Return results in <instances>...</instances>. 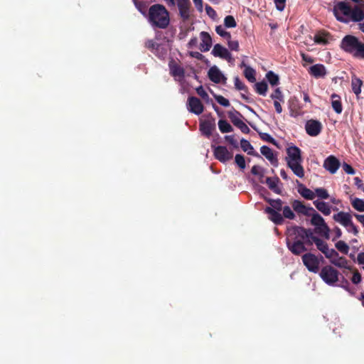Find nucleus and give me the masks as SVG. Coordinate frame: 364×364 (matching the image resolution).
Instances as JSON below:
<instances>
[{
	"mask_svg": "<svg viewBox=\"0 0 364 364\" xmlns=\"http://www.w3.org/2000/svg\"><path fill=\"white\" fill-rule=\"evenodd\" d=\"M345 228L348 232H353L354 235L358 233V229L352 220L348 224V226H346Z\"/></svg>",
	"mask_w": 364,
	"mask_h": 364,
	"instance_id": "nucleus-59",
	"label": "nucleus"
},
{
	"mask_svg": "<svg viewBox=\"0 0 364 364\" xmlns=\"http://www.w3.org/2000/svg\"><path fill=\"white\" fill-rule=\"evenodd\" d=\"M264 212L269 215V219L271 221H272L275 225L283 224V216L279 212L276 211V210L270 207H266L264 209Z\"/></svg>",
	"mask_w": 364,
	"mask_h": 364,
	"instance_id": "nucleus-18",
	"label": "nucleus"
},
{
	"mask_svg": "<svg viewBox=\"0 0 364 364\" xmlns=\"http://www.w3.org/2000/svg\"><path fill=\"white\" fill-rule=\"evenodd\" d=\"M333 14L341 22H358L364 18V11L358 6H352L348 2L338 1L333 6Z\"/></svg>",
	"mask_w": 364,
	"mask_h": 364,
	"instance_id": "nucleus-2",
	"label": "nucleus"
},
{
	"mask_svg": "<svg viewBox=\"0 0 364 364\" xmlns=\"http://www.w3.org/2000/svg\"><path fill=\"white\" fill-rule=\"evenodd\" d=\"M266 77L271 85H277L279 82V76L275 74L273 71H269L266 74Z\"/></svg>",
	"mask_w": 364,
	"mask_h": 364,
	"instance_id": "nucleus-38",
	"label": "nucleus"
},
{
	"mask_svg": "<svg viewBox=\"0 0 364 364\" xmlns=\"http://www.w3.org/2000/svg\"><path fill=\"white\" fill-rule=\"evenodd\" d=\"M228 41V47L232 50H239V43L237 41H231V38Z\"/></svg>",
	"mask_w": 364,
	"mask_h": 364,
	"instance_id": "nucleus-57",
	"label": "nucleus"
},
{
	"mask_svg": "<svg viewBox=\"0 0 364 364\" xmlns=\"http://www.w3.org/2000/svg\"><path fill=\"white\" fill-rule=\"evenodd\" d=\"M259 136L262 140L277 145V141L268 133L259 132Z\"/></svg>",
	"mask_w": 364,
	"mask_h": 364,
	"instance_id": "nucleus-47",
	"label": "nucleus"
},
{
	"mask_svg": "<svg viewBox=\"0 0 364 364\" xmlns=\"http://www.w3.org/2000/svg\"><path fill=\"white\" fill-rule=\"evenodd\" d=\"M224 25L227 28H235L237 23L232 16H227L224 19Z\"/></svg>",
	"mask_w": 364,
	"mask_h": 364,
	"instance_id": "nucleus-48",
	"label": "nucleus"
},
{
	"mask_svg": "<svg viewBox=\"0 0 364 364\" xmlns=\"http://www.w3.org/2000/svg\"><path fill=\"white\" fill-rule=\"evenodd\" d=\"M279 182V178L278 177L271 178L267 177L264 180V183H266L268 188L277 194H281L282 190L278 187V183Z\"/></svg>",
	"mask_w": 364,
	"mask_h": 364,
	"instance_id": "nucleus-22",
	"label": "nucleus"
},
{
	"mask_svg": "<svg viewBox=\"0 0 364 364\" xmlns=\"http://www.w3.org/2000/svg\"><path fill=\"white\" fill-rule=\"evenodd\" d=\"M265 200L270 205V208L276 210L277 212H280L282 210L284 207V201L280 198L277 199H272V198H266Z\"/></svg>",
	"mask_w": 364,
	"mask_h": 364,
	"instance_id": "nucleus-30",
	"label": "nucleus"
},
{
	"mask_svg": "<svg viewBox=\"0 0 364 364\" xmlns=\"http://www.w3.org/2000/svg\"><path fill=\"white\" fill-rule=\"evenodd\" d=\"M298 192L299 194L307 200H313L315 198V193L314 191L306 188L302 183H299L298 186Z\"/></svg>",
	"mask_w": 364,
	"mask_h": 364,
	"instance_id": "nucleus-26",
	"label": "nucleus"
},
{
	"mask_svg": "<svg viewBox=\"0 0 364 364\" xmlns=\"http://www.w3.org/2000/svg\"><path fill=\"white\" fill-rule=\"evenodd\" d=\"M189 55L200 60H203L204 58V55L198 51H191L189 52Z\"/></svg>",
	"mask_w": 364,
	"mask_h": 364,
	"instance_id": "nucleus-61",
	"label": "nucleus"
},
{
	"mask_svg": "<svg viewBox=\"0 0 364 364\" xmlns=\"http://www.w3.org/2000/svg\"><path fill=\"white\" fill-rule=\"evenodd\" d=\"M331 263L338 267L350 269L348 261L345 257H340L338 254V257H336L334 259L331 261Z\"/></svg>",
	"mask_w": 364,
	"mask_h": 364,
	"instance_id": "nucleus-31",
	"label": "nucleus"
},
{
	"mask_svg": "<svg viewBox=\"0 0 364 364\" xmlns=\"http://www.w3.org/2000/svg\"><path fill=\"white\" fill-rule=\"evenodd\" d=\"M326 257L330 259L331 262L336 257H338V252L334 249H329L328 247H327V250H325L323 252Z\"/></svg>",
	"mask_w": 364,
	"mask_h": 364,
	"instance_id": "nucleus-50",
	"label": "nucleus"
},
{
	"mask_svg": "<svg viewBox=\"0 0 364 364\" xmlns=\"http://www.w3.org/2000/svg\"><path fill=\"white\" fill-rule=\"evenodd\" d=\"M170 74L174 77H178L182 80L185 77V70L178 63L171 60L169 64Z\"/></svg>",
	"mask_w": 364,
	"mask_h": 364,
	"instance_id": "nucleus-17",
	"label": "nucleus"
},
{
	"mask_svg": "<svg viewBox=\"0 0 364 364\" xmlns=\"http://www.w3.org/2000/svg\"><path fill=\"white\" fill-rule=\"evenodd\" d=\"M293 210L299 215L310 216L311 213L315 212V210L311 206H306L303 202L299 200H294L291 202Z\"/></svg>",
	"mask_w": 364,
	"mask_h": 364,
	"instance_id": "nucleus-10",
	"label": "nucleus"
},
{
	"mask_svg": "<svg viewBox=\"0 0 364 364\" xmlns=\"http://www.w3.org/2000/svg\"><path fill=\"white\" fill-rule=\"evenodd\" d=\"M363 85V80L358 77L356 75H353L351 79V88L353 92L355 94L358 99L361 93V87Z\"/></svg>",
	"mask_w": 364,
	"mask_h": 364,
	"instance_id": "nucleus-25",
	"label": "nucleus"
},
{
	"mask_svg": "<svg viewBox=\"0 0 364 364\" xmlns=\"http://www.w3.org/2000/svg\"><path fill=\"white\" fill-rule=\"evenodd\" d=\"M310 216L311 217V223L315 227L325 222L323 218L316 210L311 213Z\"/></svg>",
	"mask_w": 364,
	"mask_h": 364,
	"instance_id": "nucleus-37",
	"label": "nucleus"
},
{
	"mask_svg": "<svg viewBox=\"0 0 364 364\" xmlns=\"http://www.w3.org/2000/svg\"><path fill=\"white\" fill-rule=\"evenodd\" d=\"M314 205L318 210L322 213L324 215H329L331 213V206L324 201L316 200L313 202Z\"/></svg>",
	"mask_w": 364,
	"mask_h": 364,
	"instance_id": "nucleus-24",
	"label": "nucleus"
},
{
	"mask_svg": "<svg viewBox=\"0 0 364 364\" xmlns=\"http://www.w3.org/2000/svg\"><path fill=\"white\" fill-rule=\"evenodd\" d=\"M264 168L257 165L253 166L251 169L252 174L258 176L261 183H264Z\"/></svg>",
	"mask_w": 364,
	"mask_h": 364,
	"instance_id": "nucleus-32",
	"label": "nucleus"
},
{
	"mask_svg": "<svg viewBox=\"0 0 364 364\" xmlns=\"http://www.w3.org/2000/svg\"><path fill=\"white\" fill-rule=\"evenodd\" d=\"M196 92L198 95L201 97L203 100H207L208 98V95L206 91L203 88L202 86L198 87L196 89Z\"/></svg>",
	"mask_w": 364,
	"mask_h": 364,
	"instance_id": "nucleus-58",
	"label": "nucleus"
},
{
	"mask_svg": "<svg viewBox=\"0 0 364 364\" xmlns=\"http://www.w3.org/2000/svg\"><path fill=\"white\" fill-rule=\"evenodd\" d=\"M281 102H279V101H277V100H274V106L276 112L278 114H280V113L282 112V105H281Z\"/></svg>",
	"mask_w": 364,
	"mask_h": 364,
	"instance_id": "nucleus-64",
	"label": "nucleus"
},
{
	"mask_svg": "<svg viewBox=\"0 0 364 364\" xmlns=\"http://www.w3.org/2000/svg\"><path fill=\"white\" fill-rule=\"evenodd\" d=\"M211 53L215 57H219L228 61L232 58L231 53L228 51V50L218 43L214 46Z\"/></svg>",
	"mask_w": 364,
	"mask_h": 364,
	"instance_id": "nucleus-16",
	"label": "nucleus"
},
{
	"mask_svg": "<svg viewBox=\"0 0 364 364\" xmlns=\"http://www.w3.org/2000/svg\"><path fill=\"white\" fill-rule=\"evenodd\" d=\"M319 275L328 285H333L338 280V272L329 265L323 267L321 269Z\"/></svg>",
	"mask_w": 364,
	"mask_h": 364,
	"instance_id": "nucleus-6",
	"label": "nucleus"
},
{
	"mask_svg": "<svg viewBox=\"0 0 364 364\" xmlns=\"http://www.w3.org/2000/svg\"><path fill=\"white\" fill-rule=\"evenodd\" d=\"M270 97L273 100H277L282 102H284V95L279 87H277L274 90V92L271 94Z\"/></svg>",
	"mask_w": 364,
	"mask_h": 364,
	"instance_id": "nucleus-41",
	"label": "nucleus"
},
{
	"mask_svg": "<svg viewBox=\"0 0 364 364\" xmlns=\"http://www.w3.org/2000/svg\"><path fill=\"white\" fill-rule=\"evenodd\" d=\"M240 131L244 134H248L250 132V128L241 119L240 122H237V124L235 125Z\"/></svg>",
	"mask_w": 364,
	"mask_h": 364,
	"instance_id": "nucleus-52",
	"label": "nucleus"
},
{
	"mask_svg": "<svg viewBox=\"0 0 364 364\" xmlns=\"http://www.w3.org/2000/svg\"><path fill=\"white\" fill-rule=\"evenodd\" d=\"M306 133L311 136H318L322 129V124L318 120L310 119L306 122L305 125Z\"/></svg>",
	"mask_w": 364,
	"mask_h": 364,
	"instance_id": "nucleus-12",
	"label": "nucleus"
},
{
	"mask_svg": "<svg viewBox=\"0 0 364 364\" xmlns=\"http://www.w3.org/2000/svg\"><path fill=\"white\" fill-rule=\"evenodd\" d=\"M208 76L209 79L215 83H220L221 82H225L227 78L223 75L218 68L215 65L211 67L208 72Z\"/></svg>",
	"mask_w": 364,
	"mask_h": 364,
	"instance_id": "nucleus-14",
	"label": "nucleus"
},
{
	"mask_svg": "<svg viewBox=\"0 0 364 364\" xmlns=\"http://www.w3.org/2000/svg\"><path fill=\"white\" fill-rule=\"evenodd\" d=\"M134 4L136 6V7L137 8V9L144 16H146V12L144 11V7H145V4L143 1H138L136 0H134Z\"/></svg>",
	"mask_w": 364,
	"mask_h": 364,
	"instance_id": "nucleus-54",
	"label": "nucleus"
},
{
	"mask_svg": "<svg viewBox=\"0 0 364 364\" xmlns=\"http://www.w3.org/2000/svg\"><path fill=\"white\" fill-rule=\"evenodd\" d=\"M287 245L288 249L295 255H299L308 250L306 246L315 243L316 247L322 253L327 250V243L314 235L311 229L300 226H293L287 229Z\"/></svg>",
	"mask_w": 364,
	"mask_h": 364,
	"instance_id": "nucleus-1",
	"label": "nucleus"
},
{
	"mask_svg": "<svg viewBox=\"0 0 364 364\" xmlns=\"http://www.w3.org/2000/svg\"><path fill=\"white\" fill-rule=\"evenodd\" d=\"M301 259L309 272L317 273L319 271L320 259L315 255L308 252L302 255Z\"/></svg>",
	"mask_w": 364,
	"mask_h": 364,
	"instance_id": "nucleus-7",
	"label": "nucleus"
},
{
	"mask_svg": "<svg viewBox=\"0 0 364 364\" xmlns=\"http://www.w3.org/2000/svg\"><path fill=\"white\" fill-rule=\"evenodd\" d=\"M179 16L183 22L188 21L191 16V3L190 0H176Z\"/></svg>",
	"mask_w": 364,
	"mask_h": 364,
	"instance_id": "nucleus-8",
	"label": "nucleus"
},
{
	"mask_svg": "<svg viewBox=\"0 0 364 364\" xmlns=\"http://www.w3.org/2000/svg\"><path fill=\"white\" fill-rule=\"evenodd\" d=\"M341 48L355 58H364V43L352 35L346 36L341 41Z\"/></svg>",
	"mask_w": 364,
	"mask_h": 364,
	"instance_id": "nucleus-5",
	"label": "nucleus"
},
{
	"mask_svg": "<svg viewBox=\"0 0 364 364\" xmlns=\"http://www.w3.org/2000/svg\"><path fill=\"white\" fill-rule=\"evenodd\" d=\"M218 127L222 133H228L233 131L232 127L225 119H220L218 121Z\"/></svg>",
	"mask_w": 364,
	"mask_h": 364,
	"instance_id": "nucleus-34",
	"label": "nucleus"
},
{
	"mask_svg": "<svg viewBox=\"0 0 364 364\" xmlns=\"http://www.w3.org/2000/svg\"><path fill=\"white\" fill-rule=\"evenodd\" d=\"M199 129L204 136L207 138H210L212 135L213 131L215 129V119L211 117L209 119L200 122Z\"/></svg>",
	"mask_w": 364,
	"mask_h": 364,
	"instance_id": "nucleus-13",
	"label": "nucleus"
},
{
	"mask_svg": "<svg viewBox=\"0 0 364 364\" xmlns=\"http://www.w3.org/2000/svg\"><path fill=\"white\" fill-rule=\"evenodd\" d=\"M353 207L359 211H364V200L358 198H355L352 201Z\"/></svg>",
	"mask_w": 364,
	"mask_h": 364,
	"instance_id": "nucleus-49",
	"label": "nucleus"
},
{
	"mask_svg": "<svg viewBox=\"0 0 364 364\" xmlns=\"http://www.w3.org/2000/svg\"><path fill=\"white\" fill-rule=\"evenodd\" d=\"M146 18L154 28L165 29L170 24V14L166 7L160 4H155L149 7Z\"/></svg>",
	"mask_w": 364,
	"mask_h": 364,
	"instance_id": "nucleus-3",
	"label": "nucleus"
},
{
	"mask_svg": "<svg viewBox=\"0 0 364 364\" xmlns=\"http://www.w3.org/2000/svg\"><path fill=\"white\" fill-rule=\"evenodd\" d=\"M201 43H200V50L202 52L208 51L212 46V38L208 32L202 31L200 33Z\"/></svg>",
	"mask_w": 364,
	"mask_h": 364,
	"instance_id": "nucleus-19",
	"label": "nucleus"
},
{
	"mask_svg": "<svg viewBox=\"0 0 364 364\" xmlns=\"http://www.w3.org/2000/svg\"><path fill=\"white\" fill-rule=\"evenodd\" d=\"M328 35L324 33H319L314 36V41L318 44L326 45L328 43Z\"/></svg>",
	"mask_w": 364,
	"mask_h": 364,
	"instance_id": "nucleus-39",
	"label": "nucleus"
},
{
	"mask_svg": "<svg viewBox=\"0 0 364 364\" xmlns=\"http://www.w3.org/2000/svg\"><path fill=\"white\" fill-rule=\"evenodd\" d=\"M331 106L337 114H341L343 111L341 97L336 94L331 95Z\"/></svg>",
	"mask_w": 364,
	"mask_h": 364,
	"instance_id": "nucleus-27",
	"label": "nucleus"
},
{
	"mask_svg": "<svg viewBox=\"0 0 364 364\" xmlns=\"http://www.w3.org/2000/svg\"><path fill=\"white\" fill-rule=\"evenodd\" d=\"M240 146H241V149L244 151H247L248 154L259 156V155L257 153L255 154H254V148L251 145L250 141H248L247 140H246L245 139H242L240 141Z\"/></svg>",
	"mask_w": 364,
	"mask_h": 364,
	"instance_id": "nucleus-33",
	"label": "nucleus"
},
{
	"mask_svg": "<svg viewBox=\"0 0 364 364\" xmlns=\"http://www.w3.org/2000/svg\"><path fill=\"white\" fill-rule=\"evenodd\" d=\"M282 215L283 216V218H284L289 220H294L296 217L294 211L288 205H284V207L282 209Z\"/></svg>",
	"mask_w": 364,
	"mask_h": 364,
	"instance_id": "nucleus-40",
	"label": "nucleus"
},
{
	"mask_svg": "<svg viewBox=\"0 0 364 364\" xmlns=\"http://www.w3.org/2000/svg\"><path fill=\"white\" fill-rule=\"evenodd\" d=\"M256 92L262 96H265L268 89L267 83L264 81L257 82L255 85Z\"/></svg>",
	"mask_w": 364,
	"mask_h": 364,
	"instance_id": "nucleus-36",
	"label": "nucleus"
},
{
	"mask_svg": "<svg viewBox=\"0 0 364 364\" xmlns=\"http://www.w3.org/2000/svg\"><path fill=\"white\" fill-rule=\"evenodd\" d=\"M333 219L344 227L348 226V224L352 220L350 214L343 211L335 214Z\"/></svg>",
	"mask_w": 364,
	"mask_h": 364,
	"instance_id": "nucleus-21",
	"label": "nucleus"
},
{
	"mask_svg": "<svg viewBox=\"0 0 364 364\" xmlns=\"http://www.w3.org/2000/svg\"><path fill=\"white\" fill-rule=\"evenodd\" d=\"M244 66L245 68L244 70V75L247 78V80L250 82H255L256 81V72L255 70L245 64L244 62L242 63L241 67Z\"/></svg>",
	"mask_w": 364,
	"mask_h": 364,
	"instance_id": "nucleus-28",
	"label": "nucleus"
},
{
	"mask_svg": "<svg viewBox=\"0 0 364 364\" xmlns=\"http://www.w3.org/2000/svg\"><path fill=\"white\" fill-rule=\"evenodd\" d=\"M235 87L238 90H242L245 92H248L247 87L240 80V78L237 76L234 78Z\"/></svg>",
	"mask_w": 364,
	"mask_h": 364,
	"instance_id": "nucleus-46",
	"label": "nucleus"
},
{
	"mask_svg": "<svg viewBox=\"0 0 364 364\" xmlns=\"http://www.w3.org/2000/svg\"><path fill=\"white\" fill-rule=\"evenodd\" d=\"M215 98L216 101L222 106L223 107H229L230 106V102L228 99L225 98L222 95H215Z\"/></svg>",
	"mask_w": 364,
	"mask_h": 364,
	"instance_id": "nucleus-53",
	"label": "nucleus"
},
{
	"mask_svg": "<svg viewBox=\"0 0 364 364\" xmlns=\"http://www.w3.org/2000/svg\"><path fill=\"white\" fill-rule=\"evenodd\" d=\"M351 281L353 284H357L361 281V275L358 272H353Z\"/></svg>",
	"mask_w": 364,
	"mask_h": 364,
	"instance_id": "nucleus-60",
	"label": "nucleus"
},
{
	"mask_svg": "<svg viewBox=\"0 0 364 364\" xmlns=\"http://www.w3.org/2000/svg\"><path fill=\"white\" fill-rule=\"evenodd\" d=\"M287 154L286 159L288 167L296 176L303 178L304 176V169L301 165L303 159L301 149L293 145L287 149Z\"/></svg>",
	"mask_w": 364,
	"mask_h": 364,
	"instance_id": "nucleus-4",
	"label": "nucleus"
},
{
	"mask_svg": "<svg viewBox=\"0 0 364 364\" xmlns=\"http://www.w3.org/2000/svg\"><path fill=\"white\" fill-rule=\"evenodd\" d=\"M225 139L234 147L237 148L238 144L233 135H228L225 136Z\"/></svg>",
	"mask_w": 364,
	"mask_h": 364,
	"instance_id": "nucleus-56",
	"label": "nucleus"
},
{
	"mask_svg": "<svg viewBox=\"0 0 364 364\" xmlns=\"http://www.w3.org/2000/svg\"><path fill=\"white\" fill-rule=\"evenodd\" d=\"M215 31L219 36H220L221 37H223L227 40H229L231 38L230 33L229 32L226 31L221 25L216 26Z\"/></svg>",
	"mask_w": 364,
	"mask_h": 364,
	"instance_id": "nucleus-44",
	"label": "nucleus"
},
{
	"mask_svg": "<svg viewBox=\"0 0 364 364\" xmlns=\"http://www.w3.org/2000/svg\"><path fill=\"white\" fill-rule=\"evenodd\" d=\"M314 232L326 239L329 238L330 229L325 222L315 227Z\"/></svg>",
	"mask_w": 364,
	"mask_h": 364,
	"instance_id": "nucleus-29",
	"label": "nucleus"
},
{
	"mask_svg": "<svg viewBox=\"0 0 364 364\" xmlns=\"http://www.w3.org/2000/svg\"><path fill=\"white\" fill-rule=\"evenodd\" d=\"M339 160L334 156H328L323 163V167L331 173H335L340 167Z\"/></svg>",
	"mask_w": 364,
	"mask_h": 364,
	"instance_id": "nucleus-15",
	"label": "nucleus"
},
{
	"mask_svg": "<svg viewBox=\"0 0 364 364\" xmlns=\"http://www.w3.org/2000/svg\"><path fill=\"white\" fill-rule=\"evenodd\" d=\"M309 73L316 78L323 77L326 75V68L322 64H316L311 66Z\"/></svg>",
	"mask_w": 364,
	"mask_h": 364,
	"instance_id": "nucleus-20",
	"label": "nucleus"
},
{
	"mask_svg": "<svg viewBox=\"0 0 364 364\" xmlns=\"http://www.w3.org/2000/svg\"><path fill=\"white\" fill-rule=\"evenodd\" d=\"M205 11L207 14L211 18H214L216 16L215 11L209 5L205 6Z\"/></svg>",
	"mask_w": 364,
	"mask_h": 364,
	"instance_id": "nucleus-62",
	"label": "nucleus"
},
{
	"mask_svg": "<svg viewBox=\"0 0 364 364\" xmlns=\"http://www.w3.org/2000/svg\"><path fill=\"white\" fill-rule=\"evenodd\" d=\"M315 196L320 198L321 199H328L329 194L326 189L323 188H317L315 189Z\"/></svg>",
	"mask_w": 364,
	"mask_h": 364,
	"instance_id": "nucleus-43",
	"label": "nucleus"
},
{
	"mask_svg": "<svg viewBox=\"0 0 364 364\" xmlns=\"http://www.w3.org/2000/svg\"><path fill=\"white\" fill-rule=\"evenodd\" d=\"M343 169L347 173H349V174H353L354 173L353 168L350 165H349V164H348L346 163H344L343 164Z\"/></svg>",
	"mask_w": 364,
	"mask_h": 364,
	"instance_id": "nucleus-63",
	"label": "nucleus"
},
{
	"mask_svg": "<svg viewBox=\"0 0 364 364\" xmlns=\"http://www.w3.org/2000/svg\"><path fill=\"white\" fill-rule=\"evenodd\" d=\"M260 151L262 155H264L267 159L269 161V162L276 166L278 163L277 157L274 156L273 151L267 146H262L260 148Z\"/></svg>",
	"mask_w": 364,
	"mask_h": 364,
	"instance_id": "nucleus-23",
	"label": "nucleus"
},
{
	"mask_svg": "<svg viewBox=\"0 0 364 364\" xmlns=\"http://www.w3.org/2000/svg\"><path fill=\"white\" fill-rule=\"evenodd\" d=\"M235 161L237 165L241 169H244L245 168V160L244 156L241 154H236L235 157Z\"/></svg>",
	"mask_w": 364,
	"mask_h": 364,
	"instance_id": "nucleus-51",
	"label": "nucleus"
},
{
	"mask_svg": "<svg viewBox=\"0 0 364 364\" xmlns=\"http://www.w3.org/2000/svg\"><path fill=\"white\" fill-rule=\"evenodd\" d=\"M286 1L287 0H274L277 9L282 11L285 8Z\"/></svg>",
	"mask_w": 364,
	"mask_h": 364,
	"instance_id": "nucleus-55",
	"label": "nucleus"
},
{
	"mask_svg": "<svg viewBox=\"0 0 364 364\" xmlns=\"http://www.w3.org/2000/svg\"><path fill=\"white\" fill-rule=\"evenodd\" d=\"M212 148L213 149L214 156L222 163L230 161L233 156V154L229 151L226 146L212 145Z\"/></svg>",
	"mask_w": 364,
	"mask_h": 364,
	"instance_id": "nucleus-9",
	"label": "nucleus"
},
{
	"mask_svg": "<svg viewBox=\"0 0 364 364\" xmlns=\"http://www.w3.org/2000/svg\"><path fill=\"white\" fill-rule=\"evenodd\" d=\"M188 109L197 115L200 114L204 110V106L201 101L196 97L188 98Z\"/></svg>",
	"mask_w": 364,
	"mask_h": 364,
	"instance_id": "nucleus-11",
	"label": "nucleus"
},
{
	"mask_svg": "<svg viewBox=\"0 0 364 364\" xmlns=\"http://www.w3.org/2000/svg\"><path fill=\"white\" fill-rule=\"evenodd\" d=\"M228 117L230 118L231 122L235 126L237 124V122L241 120V117H243L242 114L233 109L232 111L228 112Z\"/></svg>",
	"mask_w": 364,
	"mask_h": 364,
	"instance_id": "nucleus-35",
	"label": "nucleus"
},
{
	"mask_svg": "<svg viewBox=\"0 0 364 364\" xmlns=\"http://www.w3.org/2000/svg\"><path fill=\"white\" fill-rule=\"evenodd\" d=\"M145 47L155 53L159 50L160 45L154 40H148L145 43Z\"/></svg>",
	"mask_w": 364,
	"mask_h": 364,
	"instance_id": "nucleus-42",
	"label": "nucleus"
},
{
	"mask_svg": "<svg viewBox=\"0 0 364 364\" xmlns=\"http://www.w3.org/2000/svg\"><path fill=\"white\" fill-rule=\"evenodd\" d=\"M336 247L338 251L343 254H347L349 250V247L348 245L343 240H339L336 243Z\"/></svg>",
	"mask_w": 364,
	"mask_h": 364,
	"instance_id": "nucleus-45",
	"label": "nucleus"
}]
</instances>
